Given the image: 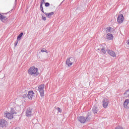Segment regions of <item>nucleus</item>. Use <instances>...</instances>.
Segmentation results:
<instances>
[{"label": "nucleus", "mask_w": 129, "mask_h": 129, "mask_svg": "<svg viewBox=\"0 0 129 129\" xmlns=\"http://www.w3.org/2000/svg\"><path fill=\"white\" fill-rule=\"evenodd\" d=\"M28 73L30 76L37 77L39 75V69L35 66H32L28 69Z\"/></svg>", "instance_id": "1"}, {"label": "nucleus", "mask_w": 129, "mask_h": 129, "mask_svg": "<svg viewBox=\"0 0 129 129\" xmlns=\"http://www.w3.org/2000/svg\"><path fill=\"white\" fill-rule=\"evenodd\" d=\"M74 63H75V58L74 56H71L67 59L66 64L68 67H71Z\"/></svg>", "instance_id": "2"}, {"label": "nucleus", "mask_w": 129, "mask_h": 129, "mask_svg": "<svg viewBox=\"0 0 129 129\" xmlns=\"http://www.w3.org/2000/svg\"><path fill=\"white\" fill-rule=\"evenodd\" d=\"M38 91L40 93V96L41 97H44V95H45L44 93V89L45 88V85L41 84L38 87Z\"/></svg>", "instance_id": "3"}, {"label": "nucleus", "mask_w": 129, "mask_h": 129, "mask_svg": "<svg viewBox=\"0 0 129 129\" xmlns=\"http://www.w3.org/2000/svg\"><path fill=\"white\" fill-rule=\"evenodd\" d=\"M33 109L31 107L27 108L25 111V115L28 117H31L32 116V111Z\"/></svg>", "instance_id": "4"}, {"label": "nucleus", "mask_w": 129, "mask_h": 129, "mask_svg": "<svg viewBox=\"0 0 129 129\" xmlns=\"http://www.w3.org/2000/svg\"><path fill=\"white\" fill-rule=\"evenodd\" d=\"M102 106L104 108H106L109 104V100L106 98H104L103 101Z\"/></svg>", "instance_id": "5"}, {"label": "nucleus", "mask_w": 129, "mask_h": 129, "mask_svg": "<svg viewBox=\"0 0 129 129\" xmlns=\"http://www.w3.org/2000/svg\"><path fill=\"white\" fill-rule=\"evenodd\" d=\"M78 120L81 122V123H85L87 121V117L83 116H80L78 117Z\"/></svg>", "instance_id": "6"}, {"label": "nucleus", "mask_w": 129, "mask_h": 129, "mask_svg": "<svg viewBox=\"0 0 129 129\" xmlns=\"http://www.w3.org/2000/svg\"><path fill=\"white\" fill-rule=\"evenodd\" d=\"M123 21H124L123 15L120 14L118 15L117 17V23H118V24H122V23H123Z\"/></svg>", "instance_id": "7"}, {"label": "nucleus", "mask_w": 129, "mask_h": 129, "mask_svg": "<svg viewBox=\"0 0 129 129\" xmlns=\"http://www.w3.org/2000/svg\"><path fill=\"white\" fill-rule=\"evenodd\" d=\"M5 116L8 119H13L14 118V115L9 112L5 113Z\"/></svg>", "instance_id": "8"}, {"label": "nucleus", "mask_w": 129, "mask_h": 129, "mask_svg": "<svg viewBox=\"0 0 129 129\" xmlns=\"http://www.w3.org/2000/svg\"><path fill=\"white\" fill-rule=\"evenodd\" d=\"M7 123H8V122L4 119H0V127H5L7 125Z\"/></svg>", "instance_id": "9"}, {"label": "nucleus", "mask_w": 129, "mask_h": 129, "mask_svg": "<svg viewBox=\"0 0 129 129\" xmlns=\"http://www.w3.org/2000/svg\"><path fill=\"white\" fill-rule=\"evenodd\" d=\"M35 96V93L33 91H29L27 94V97L29 99H32Z\"/></svg>", "instance_id": "10"}, {"label": "nucleus", "mask_w": 129, "mask_h": 129, "mask_svg": "<svg viewBox=\"0 0 129 129\" xmlns=\"http://www.w3.org/2000/svg\"><path fill=\"white\" fill-rule=\"evenodd\" d=\"M107 53L111 56V57H116V54H115V52L111 50H107Z\"/></svg>", "instance_id": "11"}, {"label": "nucleus", "mask_w": 129, "mask_h": 129, "mask_svg": "<svg viewBox=\"0 0 129 129\" xmlns=\"http://www.w3.org/2000/svg\"><path fill=\"white\" fill-rule=\"evenodd\" d=\"M105 31L106 33H112V32H114V29L111 27H108L106 28Z\"/></svg>", "instance_id": "12"}, {"label": "nucleus", "mask_w": 129, "mask_h": 129, "mask_svg": "<svg viewBox=\"0 0 129 129\" xmlns=\"http://www.w3.org/2000/svg\"><path fill=\"white\" fill-rule=\"evenodd\" d=\"M0 20L2 22L5 23V22L8 20V17L0 14Z\"/></svg>", "instance_id": "13"}, {"label": "nucleus", "mask_w": 129, "mask_h": 129, "mask_svg": "<svg viewBox=\"0 0 129 129\" xmlns=\"http://www.w3.org/2000/svg\"><path fill=\"white\" fill-rule=\"evenodd\" d=\"M44 14L45 15L46 18H52V16H54V12H53L50 13L45 12Z\"/></svg>", "instance_id": "14"}, {"label": "nucleus", "mask_w": 129, "mask_h": 129, "mask_svg": "<svg viewBox=\"0 0 129 129\" xmlns=\"http://www.w3.org/2000/svg\"><path fill=\"white\" fill-rule=\"evenodd\" d=\"M124 108H129V99H126L124 102Z\"/></svg>", "instance_id": "15"}, {"label": "nucleus", "mask_w": 129, "mask_h": 129, "mask_svg": "<svg viewBox=\"0 0 129 129\" xmlns=\"http://www.w3.org/2000/svg\"><path fill=\"white\" fill-rule=\"evenodd\" d=\"M106 39L107 40H113V35L111 33H108L106 35Z\"/></svg>", "instance_id": "16"}, {"label": "nucleus", "mask_w": 129, "mask_h": 129, "mask_svg": "<svg viewBox=\"0 0 129 129\" xmlns=\"http://www.w3.org/2000/svg\"><path fill=\"white\" fill-rule=\"evenodd\" d=\"M10 113H11L13 115H14V114H17V111H16V108L11 107L10 108Z\"/></svg>", "instance_id": "17"}, {"label": "nucleus", "mask_w": 129, "mask_h": 129, "mask_svg": "<svg viewBox=\"0 0 129 129\" xmlns=\"http://www.w3.org/2000/svg\"><path fill=\"white\" fill-rule=\"evenodd\" d=\"M124 97L125 98H129V90H127L124 93Z\"/></svg>", "instance_id": "18"}, {"label": "nucleus", "mask_w": 129, "mask_h": 129, "mask_svg": "<svg viewBox=\"0 0 129 129\" xmlns=\"http://www.w3.org/2000/svg\"><path fill=\"white\" fill-rule=\"evenodd\" d=\"M92 112L95 114V113H97V108L96 107V106H94L93 107V109H92Z\"/></svg>", "instance_id": "19"}, {"label": "nucleus", "mask_w": 129, "mask_h": 129, "mask_svg": "<svg viewBox=\"0 0 129 129\" xmlns=\"http://www.w3.org/2000/svg\"><path fill=\"white\" fill-rule=\"evenodd\" d=\"M23 33H21L17 37V41H20L21 40V38L23 37Z\"/></svg>", "instance_id": "20"}, {"label": "nucleus", "mask_w": 129, "mask_h": 129, "mask_svg": "<svg viewBox=\"0 0 129 129\" xmlns=\"http://www.w3.org/2000/svg\"><path fill=\"white\" fill-rule=\"evenodd\" d=\"M114 129H123V127H122V126L121 125H117L115 127Z\"/></svg>", "instance_id": "21"}, {"label": "nucleus", "mask_w": 129, "mask_h": 129, "mask_svg": "<svg viewBox=\"0 0 129 129\" xmlns=\"http://www.w3.org/2000/svg\"><path fill=\"white\" fill-rule=\"evenodd\" d=\"M101 52H102L103 54H104V55L106 54V51L105 50V49L103 47L101 49Z\"/></svg>", "instance_id": "22"}, {"label": "nucleus", "mask_w": 129, "mask_h": 129, "mask_svg": "<svg viewBox=\"0 0 129 129\" xmlns=\"http://www.w3.org/2000/svg\"><path fill=\"white\" fill-rule=\"evenodd\" d=\"M40 10L41 12L44 14L45 12H44V9H43V5H40Z\"/></svg>", "instance_id": "23"}, {"label": "nucleus", "mask_w": 129, "mask_h": 129, "mask_svg": "<svg viewBox=\"0 0 129 129\" xmlns=\"http://www.w3.org/2000/svg\"><path fill=\"white\" fill-rule=\"evenodd\" d=\"M41 52H45L46 53H48V51L45 48H42Z\"/></svg>", "instance_id": "24"}, {"label": "nucleus", "mask_w": 129, "mask_h": 129, "mask_svg": "<svg viewBox=\"0 0 129 129\" xmlns=\"http://www.w3.org/2000/svg\"><path fill=\"white\" fill-rule=\"evenodd\" d=\"M41 20H42V21H46V17L42 16Z\"/></svg>", "instance_id": "25"}, {"label": "nucleus", "mask_w": 129, "mask_h": 129, "mask_svg": "<svg viewBox=\"0 0 129 129\" xmlns=\"http://www.w3.org/2000/svg\"><path fill=\"white\" fill-rule=\"evenodd\" d=\"M49 6H50V4L49 3H46L45 4V7H49Z\"/></svg>", "instance_id": "26"}, {"label": "nucleus", "mask_w": 129, "mask_h": 129, "mask_svg": "<svg viewBox=\"0 0 129 129\" xmlns=\"http://www.w3.org/2000/svg\"><path fill=\"white\" fill-rule=\"evenodd\" d=\"M57 110H58V111L59 112H60V111H61V109L60 108L58 107V108H57Z\"/></svg>", "instance_id": "27"}, {"label": "nucleus", "mask_w": 129, "mask_h": 129, "mask_svg": "<svg viewBox=\"0 0 129 129\" xmlns=\"http://www.w3.org/2000/svg\"><path fill=\"white\" fill-rule=\"evenodd\" d=\"M44 3H45V2H43L42 1H41V3H40V5H44Z\"/></svg>", "instance_id": "28"}, {"label": "nucleus", "mask_w": 129, "mask_h": 129, "mask_svg": "<svg viewBox=\"0 0 129 129\" xmlns=\"http://www.w3.org/2000/svg\"><path fill=\"white\" fill-rule=\"evenodd\" d=\"M18 43H19V41H17L16 43H15V46H17L18 45Z\"/></svg>", "instance_id": "29"}, {"label": "nucleus", "mask_w": 129, "mask_h": 129, "mask_svg": "<svg viewBox=\"0 0 129 129\" xmlns=\"http://www.w3.org/2000/svg\"><path fill=\"white\" fill-rule=\"evenodd\" d=\"M42 2H43L45 3V2L46 0H42Z\"/></svg>", "instance_id": "30"}, {"label": "nucleus", "mask_w": 129, "mask_h": 129, "mask_svg": "<svg viewBox=\"0 0 129 129\" xmlns=\"http://www.w3.org/2000/svg\"><path fill=\"white\" fill-rule=\"evenodd\" d=\"M15 129H20L19 127H16Z\"/></svg>", "instance_id": "31"}]
</instances>
